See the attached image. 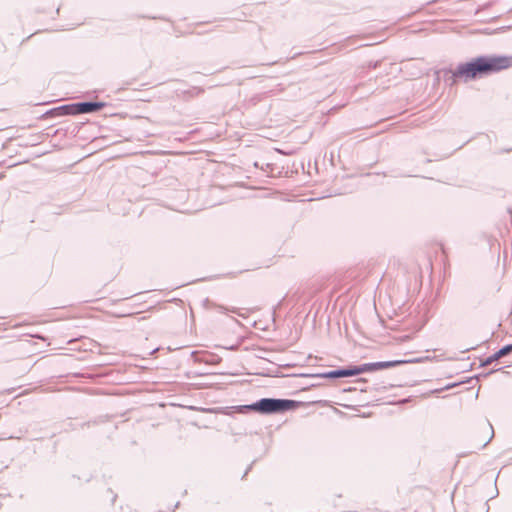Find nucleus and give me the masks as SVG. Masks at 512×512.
<instances>
[{
  "mask_svg": "<svg viewBox=\"0 0 512 512\" xmlns=\"http://www.w3.org/2000/svg\"><path fill=\"white\" fill-rule=\"evenodd\" d=\"M512 67V57L510 56H482L473 59L470 62L460 64L452 73V82L456 83L458 79L465 81L477 77L497 73Z\"/></svg>",
  "mask_w": 512,
  "mask_h": 512,
  "instance_id": "nucleus-1",
  "label": "nucleus"
},
{
  "mask_svg": "<svg viewBox=\"0 0 512 512\" xmlns=\"http://www.w3.org/2000/svg\"><path fill=\"white\" fill-rule=\"evenodd\" d=\"M402 363H404V361H386V362L364 364L361 367L354 366V367H350L348 369L330 371V372L324 374V376L328 377V378L350 377V376L359 375V374L367 372V371L391 368V367L397 366Z\"/></svg>",
  "mask_w": 512,
  "mask_h": 512,
  "instance_id": "nucleus-2",
  "label": "nucleus"
},
{
  "mask_svg": "<svg viewBox=\"0 0 512 512\" xmlns=\"http://www.w3.org/2000/svg\"><path fill=\"white\" fill-rule=\"evenodd\" d=\"M296 407L293 400L264 398L252 404L250 408L260 413H276L291 410Z\"/></svg>",
  "mask_w": 512,
  "mask_h": 512,
  "instance_id": "nucleus-3",
  "label": "nucleus"
},
{
  "mask_svg": "<svg viewBox=\"0 0 512 512\" xmlns=\"http://www.w3.org/2000/svg\"><path fill=\"white\" fill-rule=\"evenodd\" d=\"M105 106L103 102H83L73 104L74 115L91 113L102 109Z\"/></svg>",
  "mask_w": 512,
  "mask_h": 512,
  "instance_id": "nucleus-4",
  "label": "nucleus"
},
{
  "mask_svg": "<svg viewBox=\"0 0 512 512\" xmlns=\"http://www.w3.org/2000/svg\"><path fill=\"white\" fill-rule=\"evenodd\" d=\"M52 116L74 115L73 104L54 108L49 112Z\"/></svg>",
  "mask_w": 512,
  "mask_h": 512,
  "instance_id": "nucleus-5",
  "label": "nucleus"
},
{
  "mask_svg": "<svg viewBox=\"0 0 512 512\" xmlns=\"http://www.w3.org/2000/svg\"><path fill=\"white\" fill-rule=\"evenodd\" d=\"M512 351V345H506L503 348H501L499 351H497L495 354H493L491 357H489L485 361V365L492 363L493 361H496L500 359L501 357L509 354Z\"/></svg>",
  "mask_w": 512,
  "mask_h": 512,
  "instance_id": "nucleus-6",
  "label": "nucleus"
},
{
  "mask_svg": "<svg viewBox=\"0 0 512 512\" xmlns=\"http://www.w3.org/2000/svg\"><path fill=\"white\" fill-rule=\"evenodd\" d=\"M229 312H232V313H236V309L232 308V309H228Z\"/></svg>",
  "mask_w": 512,
  "mask_h": 512,
  "instance_id": "nucleus-7",
  "label": "nucleus"
}]
</instances>
